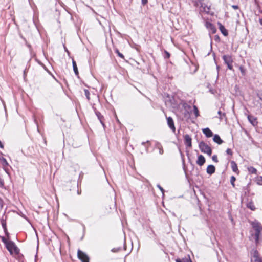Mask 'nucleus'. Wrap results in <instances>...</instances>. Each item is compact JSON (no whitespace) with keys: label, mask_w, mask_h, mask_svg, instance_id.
<instances>
[{"label":"nucleus","mask_w":262,"mask_h":262,"mask_svg":"<svg viewBox=\"0 0 262 262\" xmlns=\"http://www.w3.org/2000/svg\"><path fill=\"white\" fill-rule=\"evenodd\" d=\"M7 249L10 252L11 254H17L19 253V249L15 244L11 241L4 242Z\"/></svg>","instance_id":"1"},{"label":"nucleus","mask_w":262,"mask_h":262,"mask_svg":"<svg viewBox=\"0 0 262 262\" xmlns=\"http://www.w3.org/2000/svg\"><path fill=\"white\" fill-rule=\"evenodd\" d=\"M199 148L202 152L206 153L209 156L211 155L212 150L211 148L205 142L203 141L199 143Z\"/></svg>","instance_id":"2"},{"label":"nucleus","mask_w":262,"mask_h":262,"mask_svg":"<svg viewBox=\"0 0 262 262\" xmlns=\"http://www.w3.org/2000/svg\"><path fill=\"white\" fill-rule=\"evenodd\" d=\"M77 254L79 259L82 262H89V258L85 253L78 250Z\"/></svg>","instance_id":"3"},{"label":"nucleus","mask_w":262,"mask_h":262,"mask_svg":"<svg viewBox=\"0 0 262 262\" xmlns=\"http://www.w3.org/2000/svg\"><path fill=\"white\" fill-rule=\"evenodd\" d=\"M252 254L251 262H262V258L259 257L256 250H253Z\"/></svg>","instance_id":"4"},{"label":"nucleus","mask_w":262,"mask_h":262,"mask_svg":"<svg viewBox=\"0 0 262 262\" xmlns=\"http://www.w3.org/2000/svg\"><path fill=\"white\" fill-rule=\"evenodd\" d=\"M0 161H1V162L3 166V168L4 170H5L6 173L8 175H9V173L8 171V168H7V167L9 166V164H8V162L7 161L6 159L3 157H2L0 158Z\"/></svg>","instance_id":"5"},{"label":"nucleus","mask_w":262,"mask_h":262,"mask_svg":"<svg viewBox=\"0 0 262 262\" xmlns=\"http://www.w3.org/2000/svg\"><path fill=\"white\" fill-rule=\"evenodd\" d=\"M167 124L169 126V127L170 128V129L174 132L176 130V128L174 127L173 121L170 117L167 118Z\"/></svg>","instance_id":"6"},{"label":"nucleus","mask_w":262,"mask_h":262,"mask_svg":"<svg viewBox=\"0 0 262 262\" xmlns=\"http://www.w3.org/2000/svg\"><path fill=\"white\" fill-rule=\"evenodd\" d=\"M184 140L185 144L189 147H191V138L188 135L184 136Z\"/></svg>","instance_id":"7"},{"label":"nucleus","mask_w":262,"mask_h":262,"mask_svg":"<svg viewBox=\"0 0 262 262\" xmlns=\"http://www.w3.org/2000/svg\"><path fill=\"white\" fill-rule=\"evenodd\" d=\"M206 26L208 29H209L211 31L212 33L214 34L216 32V28L211 23L209 22H207L206 23Z\"/></svg>","instance_id":"8"},{"label":"nucleus","mask_w":262,"mask_h":262,"mask_svg":"<svg viewBox=\"0 0 262 262\" xmlns=\"http://www.w3.org/2000/svg\"><path fill=\"white\" fill-rule=\"evenodd\" d=\"M205 162V159L202 155H199L198 156V160L196 161V163L202 166L204 163Z\"/></svg>","instance_id":"9"},{"label":"nucleus","mask_w":262,"mask_h":262,"mask_svg":"<svg viewBox=\"0 0 262 262\" xmlns=\"http://www.w3.org/2000/svg\"><path fill=\"white\" fill-rule=\"evenodd\" d=\"M202 132L207 137H211L213 136L212 131L208 128L203 129Z\"/></svg>","instance_id":"10"},{"label":"nucleus","mask_w":262,"mask_h":262,"mask_svg":"<svg viewBox=\"0 0 262 262\" xmlns=\"http://www.w3.org/2000/svg\"><path fill=\"white\" fill-rule=\"evenodd\" d=\"M218 25L219 26V29H220V31H221V32L223 33V34L224 36H227V35H228V31L225 29L224 26H223L220 23H219Z\"/></svg>","instance_id":"11"},{"label":"nucleus","mask_w":262,"mask_h":262,"mask_svg":"<svg viewBox=\"0 0 262 262\" xmlns=\"http://www.w3.org/2000/svg\"><path fill=\"white\" fill-rule=\"evenodd\" d=\"M215 167L212 165H210L207 168V172L209 174H212L215 172Z\"/></svg>","instance_id":"12"},{"label":"nucleus","mask_w":262,"mask_h":262,"mask_svg":"<svg viewBox=\"0 0 262 262\" xmlns=\"http://www.w3.org/2000/svg\"><path fill=\"white\" fill-rule=\"evenodd\" d=\"M223 59L226 64L232 63L233 62L231 57L229 55H224Z\"/></svg>","instance_id":"13"},{"label":"nucleus","mask_w":262,"mask_h":262,"mask_svg":"<svg viewBox=\"0 0 262 262\" xmlns=\"http://www.w3.org/2000/svg\"><path fill=\"white\" fill-rule=\"evenodd\" d=\"M252 226L255 231H261L262 230V227L260 226V224L258 222L253 223Z\"/></svg>","instance_id":"14"},{"label":"nucleus","mask_w":262,"mask_h":262,"mask_svg":"<svg viewBox=\"0 0 262 262\" xmlns=\"http://www.w3.org/2000/svg\"><path fill=\"white\" fill-rule=\"evenodd\" d=\"M213 140L214 142H216L219 144H221L223 142L222 140L221 139V138L218 135H215L213 137Z\"/></svg>","instance_id":"15"},{"label":"nucleus","mask_w":262,"mask_h":262,"mask_svg":"<svg viewBox=\"0 0 262 262\" xmlns=\"http://www.w3.org/2000/svg\"><path fill=\"white\" fill-rule=\"evenodd\" d=\"M248 119L249 121V122L253 125H255V123H256V119L255 118L253 117V116H248Z\"/></svg>","instance_id":"16"},{"label":"nucleus","mask_w":262,"mask_h":262,"mask_svg":"<svg viewBox=\"0 0 262 262\" xmlns=\"http://www.w3.org/2000/svg\"><path fill=\"white\" fill-rule=\"evenodd\" d=\"M72 64H73L74 71L75 74L76 75H78V69L77 67L76 63L74 60H73V61H72Z\"/></svg>","instance_id":"17"},{"label":"nucleus","mask_w":262,"mask_h":262,"mask_svg":"<svg viewBox=\"0 0 262 262\" xmlns=\"http://www.w3.org/2000/svg\"><path fill=\"white\" fill-rule=\"evenodd\" d=\"M231 167L233 171L236 172L238 170L237 166L235 162L232 161L231 162Z\"/></svg>","instance_id":"18"},{"label":"nucleus","mask_w":262,"mask_h":262,"mask_svg":"<svg viewBox=\"0 0 262 262\" xmlns=\"http://www.w3.org/2000/svg\"><path fill=\"white\" fill-rule=\"evenodd\" d=\"M260 232H261V231H255V239L256 243H257L258 242Z\"/></svg>","instance_id":"19"},{"label":"nucleus","mask_w":262,"mask_h":262,"mask_svg":"<svg viewBox=\"0 0 262 262\" xmlns=\"http://www.w3.org/2000/svg\"><path fill=\"white\" fill-rule=\"evenodd\" d=\"M176 262H192L191 261V260L190 259V258H183L182 259H177L176 260Z\"/></svg>","instance_id":"20"},{"label":"nucleus","mask_w":262,"mask_h":262,"mask_svg":"<svg viewBox=\"0 0 262 262\" xmlns=\"http://www.w3.org/2000/svg\"><path fill=\"white\" fill-rule=\"evenodd\" d=\"M157 147L159 149V154L160 155H162L163 154V150L162 149V147L161 146V144H160L159 143H158L157 144Z\"/></svg>","instance_id":"21"},{"label":"nucleus","mask_w":262,"mask_h":262,"mask_svg":"<svg viewBox=\"0 0 262 262\" xmlns=\"http://www.w3.org/2000/svg\"><path fill=\"white\" fill-rule=\"evenodd\" d=\"M249 172L252 173H255L256 172V169L253 167H249L248 168Z\"/></svg>","instance_id":"22"},{"label":"nucleus","mask_w":262,"mask_h":262,"mask_svg":"<svg viewBox=\"0 0 262 262\" xmlns=\"http://www.w3.org/2000/svg\"><path fill=\"white\" fill-rule=\"evenodd\" d=\"M193 112L195 115V117H198L199 115V110L197 108V107L195 106V105H194L193 106Z\"/></svg>","instance_id":"23"},{"label":"nucleus","mask_w":262,"mask_h":262,"mask_svg":"<svg viewBox=\"0 0 262 262\" xmlns=\"http://www.w3.org/2000/svg\"><path fill=\"white\" fill-rule=\"evenodd\" d=\"M239 70H240V71L242 74V75L244 76L246 74V69L244 68V67L243 66H240L239 67Z\"/></svg>","instance_id":"24"},{"label":"nucleus","mask_w":262,"mask_h":262,"mask_svg":"<svg viewBox=\"0 0 262 262\" xmlns=\"http://www.w3.org/2000/svg\"><path fill=\"white\" fill-rule=\"evenodd\" d=\"M256 181L257 184L259 185H262V177H258Z\"/></svg>","instance_id":"25"},{"label":"nucleus","mask_w":262,"mask_h":262,"mask_svg":"<svg viewBox=\"0 0 262 262\" xmlns=\"http://www.w3.org/2000/svg\"><path fill=\"white\" fill-rule=\"evenodd\" d=\"M235 180H236V178L235 177L232 176L231 177L230 182L233 187L235 186L234 182L235 181Z\"/></svg>","instance_id":"26"},{"label":"nucleus","mask_w":262,"mask_h":262,"mask_svg":"<svg viewBox=\"0 0 262 262\" xmlns=\"http://www.w3.org/2000/svg\"><path fill=\"white\" fill-rule=\"evenodd\" d=\"M247 207L250 208L252 210H254L255 208L254 206L252 203L248 204Z\"/></svg>","instance_id":"27"},{"label":"nucleus","mask_w":262,"mask_h":262,"mask_svg":"<svg viewBox=\"0 0 262 262\" xmlns=\"http://www.w3.org/2000/svg\"><path fill=\"white\" fill-rule=\"evenodd\" d=\"M85 95L88 100L90 99V93L87 90H84Z\"/></svg>","instance_id":"28"},{"label":"nucleus","mask_w":262,"mask_h":262,"mask_svg":"<svg viewBox=\"0 0 262 262\" xmlns=\"http://www.w3.org/2000/svg\"><path fill=\"white\" fill-rule=\"evenodd\" d=\"M212 160L215 162H217V157L216 155H214L212 157Z\"/></svg>","instance_id":"29"},{"label":"nucleus","mask_w":262,"mask_h":262,"mask_svg":"<svg viewBox=\"0 0 262 262\" xmlns=\"http://www.w3.org/2000/svg\"><path fill=\"white\" fill-rule=\"evenodd\" d=\"M116 52L117 53V54L118 55V56L122 58H124V56L123 55V54H122L121 53H120L118 50H116Z\"/></svg>","instance_id":"30"},{"label":"nucleus","mask_w":262,"mask_h":262,"mask_svg":"<svg viewBox=\"0 0 262 262\" xmlns=\"http://www.w3.org/2000/svg\"><path fill=\"white\" fill-rule=\"evenodd\" d=\"M157 187L159 188V189L161 190V191L162 192V193L163 194H164V190L163 188L162 187H161V186L159 185H158Z\"/></svg>","instance_id":"31"},{"label":"nucleus","mask_w":262,"mask_h":262,"mask_svg":"<svg viewBox=\"0 0 262 262\" xmlns=\"http://www.w3.org/2000/svg\"><path fill=\"white\" fill-rule=\"evenodd\" d=\"M226 152H227V154H228V155H231L232 154V152L231 150L230 149H229V148H228V149H227V150H226Z\"/></svg>","instance_id":"32"},{"label":"nucleus","mask_w":262,"mask_h":262,"mask_svg":"<svg viewBox=\"0 0 262 262\" xmlns=\"http://www.w3.org/2000/svg\"><path fill=\"white\" fill-rule=\"evenodd\" d=\"M227 66H228V68L230 69V70H232V63H229V64H227Z\"/></svg>","instance_id":"33"},{"label":"nucleus","mask_w":262,"mask_h":262,"mask_svg":"<svg viewBox=\"0 0 262 262\" xmlns=\"http://www.w3.org/2000/svg\"><path fill=\"white\" fill-rule=\"evenodd\" d=\"M3 186H4V182L1 179H0V186L2 187Z\"/></svg>","instance_id":"34"},{"label":"nucleus","mask_w":262,"mask_h":262,"mask_svg":"<svg viewBox=\"0 0 262 262\" xmlns=\"http://www.w3.org/2000/svg\"><path fill=\"white\" fill-rule=\"evenodd\" d=\"M147 3V0H142V3L143 5H145Z\"/></svg>","instance_id":"35"},{"label":"nucleus","mask_w":262,"mask_h":262,"mask_svg":"<svg viewBox=\"0 0 262 262\" xmlns=\"http://www.w3.org/2000/svg\"><path fill=\"white\" fill-rule=\"evenodd\" d=\"M119 250V249H112V251L113 252H116Z\"/></svg>","instance_id":"36"},{"label":"nucleus","mask_w":262,"mask_h":262,"mask_svg":"<svg viewBox=\"0 0 262 262\" xmlns=\"http://www.w3.org/2000/svg\"><path fill=\"white\" fill-rule=\"evenodd\" d=\"M165 53H166V57H167V58H169V56H170V54H169V53H168V52H166V51L165 52Z\"/></svg>","instance_id":"37"},{"label":"nucleus","mask_w":262,"mask_h":262,"mask_svg":"<svg viewBox=\"0 0 262 262\" xmlns=\"http://www.w3.org/2000/svg\"><path fill=\"white\" fill-rule=\"evenodd\" d=\"M233 7L234 8V9H237L238 8L237 6H233Z\"/></svg>","instance_id":"38"},{"label":"nucleus","mask_w":262,"mask_h":262,"mask_svg":"<svg viewBox=\"0 0 262 262\" xmlns=\"http://www.w3.org/2000/svg\"><path fill=\"white\" fill-rule=\"evenodd\" d=\"M218 114H219L220 115H221V114H222L221 111H219L218 112Z\"/></svg>","instance_id":"39"},{"label":"nucleus","mask_w":262,"mask_h":262,"mask_svg":"<svg viewBox=\"0 0 262 262\" xmlns=\"http://www.w3.org/2000/svg\"><path fill=\"white\" fill-rule=\"evenodd\" d=\"M98 118H99L100 121V122H101V123H102V124H103V123H102V120H101V119H100V117H99L98 115Z\"/></svg>","instance_id":"40"},{"label":"nucleus","mask_w":262,"mask_h":262,"mask_svg":"<svg viewBox=\"0 0 262 262\" xmlns=\"http://www.w3.org/2000/svg\"><path fill=\"white\" fill-rule=\"evenodd\" d=\"M145 143V142H142V144L144 145Z\"/></svg>","instance_id":"41"},{"label":"nucleus","mask_w":262,"mask_h":262,"mask_svg":"<svg viewBox=\"0 0 262 262\" xmlns=\"http://www.w3.org/2000/svg\"><path fill=\"white\" fill-rule=\"evenodd\" d=\"M260 23H261V24H262V19H261V20H260Z\"/></svg>","instance_id":"42"}]
</instances>
